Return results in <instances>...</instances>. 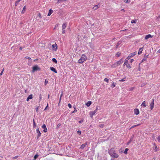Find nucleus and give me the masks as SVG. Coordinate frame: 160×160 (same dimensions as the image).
Masks as SVG:
<instances>
[{
  "label": "nucleus",
  "instance_id": "obj_1",
  "mask_svg": "<svg viewBox=\"0 0 160 160\" xmlns=\"http://www.w3.org/2000/svg\"><path fill=\"white\" fill-rule=\"evenodd\" d=\"M108 153L111 157L114 158H117L119 156L116 152V151L113 148H112L108 150Z\"/></svg>",
  "mask_w": 160,
  "mask_h": 160
},
{
  "label": "nucleus",
  "instance_id": "obj_2",
  "mask_svg": "<svg viewBox=\"0 0 160 160\" xmlns=\"http://www.w3.org/2000/svg\"><path fill=\"white\" fill-rule=\"evenodd\" d=\"M87 60V57L84 54H83L81 58L79 59L78 62L80 63H82Z\"/></svg>",
  "mask_w": 160,
  "mask_h": 160
},
{
  "label": "nucleus",
  "instance_id": "obj_3",
  "mask_svg": "<svg viewBox=\"0 0 160 160\" xmlns=\"http://www.w3.org/2000/svg\"><path fill=\"white\" fill-rule=\"evenodd\" d=\"M40 68L37 65H36L32 67V72H34L37 71H39L40 70Z\"/></svg>",
  "mask_w": 160,
  "mask_h": 160
},
{
  "label": "nucleus",
  "instance_id": "obj_4",
  "mask_svg": "<svg viewBox=\"0 0 160 160\" xmlns=\"http://www.w3.org/2000/svg\"><path fill=\"white\" fill-rule=\"evenodd\" d=\"M36 132L38 133L37 137V139H38L41 136V133L40 132L39 129V128H38L36 129Z\"/></svg>",
  "mask_w": 160,
  "mask_h": 160
},
{
  "label": "nucleus",
  "instance_id": "obj_5",
  "mask_svg": "<svg viewBox=\"0 0 160 160\" xmlns=\"http://www.w3.org/2000/svg\"><path fill=\"white\" fill-rule=\"evenodd\" d=\"M97 112V109H95L94 111L90 112V116L91 118H92L93 116L95 115V113Z\"/></svg>",
  "mask_w": 160,
  "mask_h": 160
},
{
  "label": "nucleus",
  "instance_id": "obj_6",
  "mask_svg": "<svg viewBox=\"0 0 160 160\" xmlns=\"http://www.w3.org/2000/svg\"><path fill=\"white\" fill-rule=\"evenodd\" d=\"M87 143L88 142H86L85 143L81 145L80 148L82 149H83L86 146Z\"/></svg>",
  "mask_w": 160,
  "mask_h": 160
},
{
  "label": "nucleus",
  "instance_id": "obj_7",
  "mask_svg": "<svg viewBox=\"0 0 160 160\" xmlns=\"http://www.w3.org/2000/svg\"><path fill=\"white\" fill-rule=\"evenodd\" d=\"M42 128H43V132H47V129L46 128V126L45 124H43L42 126Z\"/></svg>",
  "mask_w": 160,
  "mask_h": 160
},
{
  "label": "nucleus",
  "instance_id": "obj_8",
  "mask_svg": "<svg viewBox=\"0 0 160 160\" xmlns=\"http://www.w3.org/2000/svg\"><path fill=\"white\" fill-rule=\"evenodd\" d=\"M130 58V57L128 56L125 59V62L124 63L123 65L125 66V64H126L127 63H128V60Z\"/></svg>",
  "mask_w": 160,
  "mask_h": 160
},
{
  "label": "nucleus",
  "instance_id": "obj_9",
  "mask_svg": "<svg viewBox=\"0 0 160 160\" xmlns=\"http://www.w3.org/2000/svg\"><path fill=\"white\" fill-rule=\"evenodd\" d=\"M52 46L53 50H56L57 49L58 46L56 43L52 45Z\"/></svg>",
  "mask_w": 160,
  "mask_h": 160
},
{
  "label": "nucleus",
  "instance_id": "obj_10",
  "mask_svg": "<svg viewBox=\"0 0 160 160\" xmlns=\"http://www.w3.org/2000/svg\"><path fill=\"white\" fill-rule=\"evenodd\" d=\"M154 100L152 99V102L150 103V108L151 110H152L153 109L154 107Z\"/></svg>",
  "mask_w": 160,
  "mask_h": 160
},
{
  "label": "nucleus",
  "instance_id": "obj_11",
  "mask_svg": "<svg viewBox=\"0 0 160 160\" xmlns=\"http://www.w3.org/2000/svg\"><path fill=\"white\" fill-rule=\"evenodd\" d=\"M50 70L54 72L55 73H57V71L56 70V69L54 68H53V67H50Z\"/></svg>",
  "mask_w": 160,
  "mask_h": 160
},
{
  "label": "nucleus",
  "instance_id": "obj_12",
  "mask_svg": "<svg viewBox=\"0 0 160 160\" xmlns=\"http://www.w3.org/2000/svg\"><path fill=\"white\" fill-rule=\"evenodd\" d=\"M134 113L136 115H137L139 114V109L137 108H136L134 110Z\"/></svg>",
  "mask_w": 160,
  "mask_h": 160
},
{
  "label": "nucleus",
  "instance_id": "obj_13",
  "mask_svg": "<svg viewBox=\"0 0 160 160\" xmlns=\"http://www.w3.org/2000/svg\"><path fill=\"white\" fill-rule=\"evenodd\" d=\"M123 62V60L121 59L120 60L117 61L116 62L117 63V64L118 65H119L120 64H122Z\"/></svg>",
  "mask_w": 160,
  "mask_h": 160
},
{
  "label": "nucleus",
  "instance_id": "obj_14",
  "mask_svg": "<svg viewBox=\"0 0 160 160\" xmlns=\"http://www.w3.org/2000/svg\"><path fill=\"white\" fill-rule=\"evenodd\" d=\"M136 53H137V52H135L133 53H131L129 55V56L130 57V58H131L132 57L135 56L136 54Z\"/></svg>",
  "mask_w": 160,
  "mask_h": 160
},
{
  "label": "nucleus",
  "instance_id": "obj_15",
  "mask_svg": "<svg viewBox=\"0 0 160 160\" xmlns=\"http://www.w3.org/2000/svg\"><path fill=\"white\" fill-rule=\"evenodd\" d=\"M152 36H151V35L150 34H148V35H147L146 36L145 38V39H146V40H147L149 38H152Z\"/></svg>",
  "mask_w": 160,
  "mask_h": 160
},
{
  "label": "nucleus",
  "instance_id": "obj_16",
  "mask_svg": "<svg viewBox=\"0 0 160 160\" xmlns=\"http://www.w3.org/2000/svg\"><path fill=\"white\" fill-rule=\"evenodd\" d=\"M143 48H140L139 49V51L138 52V54L140 55L141 54L142 51L143 50Z\"/></svg>",
  "mask_w": 160,
  "mask_h": 160
},
{
  "label": "nucleus",
  "instance_id": "obj_17",
  "mask_svg": "<svg viewBox=\"0 0 160 160\" xmlns=\"http://www.w3.org/2000/svg\"><path fill=\"white\" fill-rule=\"evenodd\" d=\"M32 98V95L30 94L29 95L27 99V101H28L30 99H31Z\"/></svg>",
  "mask_w": 160,
  "mask_h": 160
},
{
  "label": "nucleus",
  "instance_id": "obj_18",
  "mask_svg": "<svg viewBox=\"0 0 160 160\" xmlns=\"http://www.w3.org/2000/svg\"><path fill=\"white\" fill-rule=\"evenodd\" d=\"M121 43H122V41H119L118 42V43H117V45H116V48H118L119 47V46L120 44H121Z\"/></svg>",
  "mask_w": 160,
  "mask_h": 160
},
{
  "label": "nucleus",
  "instance_id": "obj_19",
  "mask_svg": "<svg viewBox=\"0 0 160 160\" xmlns=\"http://www.w3.org/2000/svg\"><path fill=\"white\" fill-rule=\"evenodd\" d=\"M53 11L52 9H50L48 13V16H50L51 15Z\"/></svg>",
  "mask_w": 160,
  "mask_h": 160
},
{
  "label": "nucleus",
  "instance_id": "obj_20",
  "mask_svg": "<svg viewBox=\"0 0 160 160\" xmlns=\"http://www.w3.org/2000/svg\"><path fill=\"white\" fill-rule=\"evenodd\" d=\"M141 106H143L144 107H145L147 106L146 103L145 101H144L142 102L141 104Z\"/></svg>",
  "mask_w": 160,
  "mask_h": 160
},
{
  "label": "nucleus",
  "instance_id": "obj_21",
  "mask_svg": "<svg viewBox=\"0 0 160 160\" xmlns=\"http://www.w3.org/2000/svg\"><path fill=\"white\" fill-rule=\"evenodd\" d=\"M67 27V24L66 23H63L62 25V29H65Z\"/></svg>",
  "mask_w": 160,
  "mask_h": 160
},
{
  "label": "nucleus",
  "instance_id": "obj_22",
  "mask_svg": "<svg viewBox=\"0 0 160 160\" xmlns=\"http://www.w3.org/2000/svg\"><path fill=\"white\" fill-rule=\"evenodd\" d=\"M92 102L90 101H88L86 103V105L88 107H89L90 106V105L91 104Z\"/></svg>",
  "mask_w": 160,
  "mask_h": 160
},
{
  "label": "nucleus",
  "instance_id": "obj_23",
  "mask_svg": "<svg viewBox=\"0 0 160 160\" xmlns=\"http://www.w3.org/2000/svg\"><path fill=\"white\" fill-rule=\"evenodd\" d=\"M26 6H25L23 7V9L22 11V12H21L22 13V14L24 13L25 12V11H26Z\"/></svg>",
  "mask_w": 160,
  "mask_h": 160
},
{
  "label": "nucleus",
  "instance_id": "obj_24",
  "mask_svg": "<svg viewBox=\"0 0 160 160\" xmlns=\"http://www.w3.org/2000/svg\"><path fill=\"white\" fill-rule=\"evenodd\" d=\"M99 7L98 6V5H95L93 8V9L94 10H96L98 9L99 8Z\"/></svg>",
  "mask_w": 160,
  "mask_h": 160
},
{
  "label": "nucleus",
  "instance_id": "obj_25",
  "mask_svg": "<svg viewBox=\"0 0 160 160\" xmlns=\"http://www.w3.org/2000/svg\"><path fill=\"white\" fill-rule=\"evenodd\" d=\"M134 137V135H132V136L130 137V139L129 141V142H131L132 141Z\"/></svg>",
  "mask_w": 160,
  "mask_h": 160
},
{
  "label": "nucleus",
  "instance_id": "obj_26",
  "mask_svg": "<svg viewBox=\"0 0 160 160\" xmlns=\"http://www.w3.org/2000/svg\"><path fill=\"white\" fill-rule=\"evenodd\" d=\"M52 61L53 62L55 63H56V64L57 63V62H58L57 61L55 58H53L52 59Z\"/></svg>",
  "mask_w": 160,
  "mask_h": 160
},
{
  "label": "nucleus",
  "instance_id": "obj_27",
  "mask_svg": "<svg viewBox=\"0 0 160 160\" xmlns=\"http://www.w3.org/2000/svg\"><path fill=\"white\" fill-rule=\"evenodd\" d=\"M125 65H126L127 67L128 68H131L130 65L128 64V63H127L126 64H125Z\"/></svg>",
  "mask_w": 160,
  "mask_h": 160
},
{
  "label": "nucleus",
  "instance_id": "obj_28",
  "mask_svg": "<svg viewBox=\"0 0 160 160\" xmlns=\"http://www.w3.org/2000/svg\"><path fill=\"white\" fill-rule=\"evenodd\" d=\"M73 108H74V110L73 112H71V113H73L76 112H77V110L76 109V107L74 106Z\"/></svg>",
  "mask_w": 160,
  "mask_h": 160
},
{
  "label": "nucleus",
  "instance_id": "obj_29",
  "mask_svg": "<svg viewBox=\"0 0 160 160\" xmlns=\"http://www.w3.org/2000/svg\"><path fill=\"white\" fill-rule=\"evenodd\" d=\"M67 0H58L57 3H59L60 2H62L65 1Z\"/></svg>",
  "mask_w": 160,
  "mask_h": 160
},
{
  "label": "nucleus",
  "instance_id": "obj_30",
  "mask_svg": "<svg viewBox=\"0 0 160 160\" xmlns=\"http://www.w3.org/2000/svg\"><path fill=\"white\" fill-rule=\"evenodd\" d=\"M22 0H18L15 2V5L16 6L18 4L19 2L21 1Z\"/></svg>",
  "mask_w": 160,
  "mask_h": 160
},
{
  "label": "nucleus",
  "instance_id": "obj_31",
  "mask_svg": "<svg viewBox=\"0 0 160 160\" xmlns=\"http://www.w3.org/2000/svg\"><path fill=\"white\" fill-rule=\"evenodd\" d=\"M38 154H37L35 155L34 157V159L33 160H35L38 157Z\"/></svg>",
  "mask_w": 160,
  "mask_h": 160
},
{
  "label": "nucleus",
  "instance_id": "obj_32",
  "mask_svg": "<svg viewBox=\"0 0 160 160\" xmlns=\"http://www.w3.org/2000/svg\"><path fill=\"white\" fill-rule=\"evenodd\" d=\"M128 148H125V151L124 152V153L126 154H127L128 153L127 152L128 151Z\"/></svg>",
  "mask_w": 160,
  "mask_h": 160
},
{
  "label": "nucleus",
  "instance_id": "obj_33",
  "mask_svg": "<svg viewBox=\"0 0 160 160\" xmlns=\"http://www.w3.org/2000/svg\"><path fill=\"white\" fill-rule=\"evenodd\" d=\"M124 2L127 3H129L130 2V0H124Z\"/></svg>",
  "mask_w": 160,
  "mask_h": 160
},
{
  "label": "nucleus",
  "instance_id": "obj_34",
  "mask_svg": "<svg viewBox=\"0 0 160 160\" xmlns=\"http://www.w3.org/2000/svg\"><path fill=\"white\" fill-rule=\"evenodd\" d=\"M33 128H34L36 127V125L35 121L34 119H33Z\"/></svg>",
  "mask_w": 160,
  "mask_h": 160
},
{
  "label": "nucleus",
  "instance_id": "obj_35",
  "mask_svg": "<svg viewBox=\"0 0 160 160\" xmlns=\"http://www.w3.org/2000/svg\"><path fill=\"white\" fill-rule=\"evenodd\" d=\"M154 145L155 146L154 150H155V152H156L158 150V148H157V146L155 144H154Z\"/></svg>",
  "mask_w": 160,
  "mask_h": 160
},
{
  "label": "nucleus",
  "instance_id": "obj_36",
  "mask_svg": "<svg viewBox=\"0 0 160 160\" xmlns=\"http://www.w3.org/2000/svg\"><path fill=\"white\" fill-rule=\"evenodd\" d=\"M136 20H132L131 21V23H136Z\"/></svg>",
  "mask_w": 160,
  "mask_h": 160
},
{
  "label": "nucleus",
  "instance_id": "obj_37",
  "mask_svg": "<svg viewBox=\"0 0 160 160\" xmlns=\"http://www.w3.org/2000/svg\"><path fill=\"white\" fill-rule=\"evenodd\" d=\"M61 125V124L60 123H58L57 125V128H59L60 127Z\"/></svg>",
  "mask_w": 160,
  "mask_h": 160
},
{
  "label": "nucleus",
  "instance_id": "obj_38",
  "mask_svg": "<svg viewBox=\"0 0 160 160\" xmlns=\"http://www.w3.org/2000/svg\"><path fill=\"white\" fill-rule=\"evenodd\" d=\"M139 124H137V125H133V126H132L131 128H134L136 126H138L139 125Z\"/></svg>",
  "mask_w": 160,
  "mask_h": 160
},
{
  "label": "nucleus",
  "instance_id": "obj_39",
  "mask_svg": "<svg viewBox=\"0 0 160 160\" xmlns=\"http://www.w3.org/2000/svg\"><path fill=\"white\" fill-rule=\"evenodd\" d=\"M148 56L147 55V56L146 57H144L143 59H142V61H145L147 59V58H148Z\"/></svg>",
  "mask_w": 160,
  "mask_h": 160
},
{
  "label": "nucleus",
  "instance_id": "obj_40",
  "mask_svg": "<svg viewBox=\"0 0 160 160\" xmlns=\"http://www.w3.org/2000/svg\"><path fill=\"white\" fill-rule=\"evenodd\" d=\"M37 16H38L40 18H42V16L41 15V13L40 12H39L37 14Z\"/></svg>",
  "mask_w": 160,
  "mask_h": 160
},
{
  "label": "nucleus",
  "instance_id": "obj_41",
  "mask_svg": "<svg viewBox=\"0 0 160 160\" xmlns=\"http://www.w3.org/2000/svg\"><path fill=\"white\" fill-rule=\"evenodd\" d=\"M115 84L114 82H113L112 85H111V87L112 88H113L114 87H115Z\"/></svg>",
  "mask_w": 160,
  "mask_h": 160
},
{
  "label": "nucleus",
  "instance_id": "obj_42",
  "mask_svg": "<svg viewBox=\"0 0 160 160\" xmlns=\"http://www.w3.org/2000/svg\"><path fill=\"white\" fill-rule=\"evenodd\" d=\"M108 80H109L108 79L106 78H105L104 79V81H105L107 82H108Z\"/></svg>",
  "mask_w": 160,
  "mask_h": 160
},
{
  "label": "nucleus",
  "instance_id": "obj_43",
  "mask_svg": "<svg viewBox=\"0 0 160 160\" xmlns=\"http://www.w3.org/2000/svg\"><path fill=\"white\" fill-rule=\"evenodd\" d=\"M104 124H100L99 125V126L101 128H102L103 127V126H104Z\"/></svg>",
  "mask_w": 160,
  "mask_h": 160
},
{
  "label": "nucleus",
  "instance_id": "obj_44",
  "mask_svg": "<svg viewBox=\"0 0 160 160\" xmlns=\"http://www.w3.org/2000/svg\"><path fill=\"white\" fill-rule=\"evenodd\" d=\"M158 142H160V135L158 136L157 138Z\"/></svg>",
  "mask_w": 160,
  "mask_h": 160
},
{
  "label": "nucleus",
  "instance_id": "obj_45",
  "mask_svg": "<svg viewBox=\"0 0 160 160\" xmlns=\"http://www.w3.org/2000/svg\"><path fill=\"white\" fill-rule=\"evenodd\" d=\"M125 78H123L122 79L120 80L119 81L120 82H124V81H125Z\"/></svg>",
  "mask_w": 160,
  "mask_h": 160
},
{
  "label": "nucleus",
  "instance_id": "obj_46",
  "mask_svg": "<svg viewBox=\"0 0 160 160\" xmlns=\"http://www.w3.org/2000/svg\"><path fill=\"white\" fill-rule=\"evenodd\" d=\"M68 106L69 108H72V105L70 103H68Z\"/></svg>",
  "mask_w": 160,
  "mask_h": 160
},
{
  "label": "nucleus",
  "instance_id": "obj_47",
  "mask_svg": "<svg viewBox=\"0 0 160 160\" xmlns=\"http://www.w3.org/2000/svg\"><path fill=\"white\" fill-rule=\"evenodd\" d=\"M116 55L117 57H118L120 56V53L118 52L117 53Z\"/></svg>",
  "mask_w": 160,
  "mask_h": 160
},
{
  "label": "nucleus",
  "instance_id": "obj_48",
  "mask_svg": "<svg viewBox=\"0 0 160 160\" xmlns=\"http://www.w3.org/2000/svg\"><path fill=\"white\" fill-rule=\"evenodd\" d=\"M18 157V156H16L15 157H13L12 158H13V159H14L17 158Z\"/></svg>",
  "mask_w": 160,
  "mask_h": 160
},
{
  "label": "nucleus",
  "instance_id": "obj_49",
  "mask_svg": "<svg viewBox=\"0 0 160 160\" xmlns=\"http://www.w3.org/2000/svg\"><path fill=\"white\" fill-rule=\"evenodd\" d=\"M77 132L79 134V135H81V132L80 131V130H79L78 131H77Z\"/></svg>",
  "mask_w": 160,
  "mask_h": 160
},
{
  "label": "nucleus",
  "instance_id": "obj_50",
  "mask_svg": "<svg viewBox=\"0 0 160 160\" xmlns=\"http://www.w3.org/2000/svg\"><path fill=\"white\" fill-rule=\"evenodd\" d=\"M48 83V81L46 79H45V85H46Z\"/></svg>",
  "mask_w": 160,
  "mask_h": 160
},
{
  "label": "nucleus",
  "instance_id": "obj_51",
  "mask_svg": "<svg viewBox=\"0 0 160 160\" xmlns=\"http://www.w3.org/2000/svg\"><path fill=\"white\" fill-rule=\"evenodd\" d=\"M83 122V120H82L80 121H79V123H81Z\"/></svg>",
  "mask_w": 160,
  "mask_h": 160
},
{
  "label": "nucleus",
  "instance_id": "obj_52",
  "mask_svg": "<svg viewBox=\"0 0 160 160\" xmlns=\"http://www.w3.org/2000/svg\"><path fill=\"white\" fill-rule=\"evenodd\" d=\"M36 110L37 112H38V107H36Z\"/></svg>",
  "mask_w": 160,
  "mask_h": 160
},
{
  "label": "nucleus",
  "instance_id": "obj_53",
  "mask_svg": "<svg viewBox=\"0 0 160 160\" xmlns=\"http://www.w3.org/2000/svg\"><path fill=\"white\" fill-rule=\"evenodd\" d=\"M65 29H62V33H65V30H64Z\"/></svg>",
  "mask_w": 160,
  "mask_h": 160
},
{
  "label": "nucleus",
  "instance_id": "obj_54",
  "mask_svg": "<svg viewBox=\"0 0 160 160\" xmlns=\"http://www.w3.org/2000/svg\"><path fill=\"white\" fill-rule=\"evenodd\" d=\"M3 70H4V69H3V70H2V71L1 72V73H0L1 75H2L3 72Z\"/></svg>",
  "mask_w": 160,
  "mask_h": 160
},
{
  "label": "nucleus",
  "instance_id": "obj_55",
  "mask_svg": "<svg viewBox=\"0 0 160 160\" xmlns=\"http://www.w3.org/2000/svg\"><path fill=\"white\" fill-rule=\"evenodd\" d=\"M133 61V59H132L130 60V62L131 63H132Z\"/></svg>",
  "mask_w": 160,
  "mask_h": 160
},
{
  "label": "nucleus",
  "instance_id": "obj_56",
  "mask_svg": "<svg viewBox=\"0 0 160 160\" xmlns=\"http://www.w3.org/2000/svg\"><path fill=\"white\" fill-rule=\"evenodd\" d=\"M131 143V142H129V141H128L127 143V145H129L130 143Z\"/></svg>",
  "mask_w": 160,
  "mask_h": 160
},
{
  "label": "nucleus",
  "instance_id": "obj_57",
  "mask_svg": "<svg viewBox=\"0 0 160 160\" xmlns=\"http://www.w3.org/2000/svg\"><path fill=\"white\" fill-rule=\"evenodd\" d=\"M157 53H160V49L158 51Z\"/></svg>",
  "mask_w": 160,
  "mask_h": 160
},
{
  "label": "nucleus",
  "instance_id": "obj_58",
  "mask_svg": "<svg viewBox=\"0 0 160 160\" xmlns=\"http://www.w3.org/2000/svg\"><path fill=\"white\" fill-rule=\"evenodd\" d=\"M26 58L28 59H31V58L30 57H26Z\"/></svg>",
  "mask_w": 160,
  "mask_h": 160
},
{
  "label": "nucleus",
  "instance_id": "obj_59",
  "mask_svg": "<svg viewBox=\"0 0 160 160\" xmlns=\"http://www.w3.org/2000/svg\"><path fill=\"white\" fill-rule=\"evenodd\" d=\"M48 104H47V106L46 107V108H45L44 109V110H46L47 109V107H48Z\"/></svg>",
  "mask_w": 160,
  "mask_h": 160
},
{
  "label": "nucleus",
  "instance_id": "obj_60",
  "mask_svg": "<svg viewBox=\"0 0 160 160\" xmlns=\"http://www.w3.org/2000/svg\"><path fill=\"white\" fill-rule=\"evenodd\" d=\"M62 96V94L61 95V96H60V100H59V102H60Z\"/></svg>",
  "mask_w": 160,
  "mask_h": 160
},
{
  "label": "nucleus",
  "instance_id": "obj_61",
  "mask_svg": "<svg viewBox=\"0 0 160 160\" xmlns=\"http://www.w3.org/2000/svg\"><path fill=\"white\" fill-rule=\"evenodd\" d=\"M40 100H41V99L42 98V96H41V95L40 94Z\"/></svg>",
  "mask_w": 160,
  "mask_h": 160
},
{
  "label": "nucleus",
  "instance_id": "obj_62",
  "mask_svg": "<svg viewBox=\"0 0 160 160\" xmlns=\"http://www.w3.org/2000/svg\"><path fill=\"white\" fill-rule=\"evenodd\" d=\"M133 89V88H131V89H130V91H131V90H132Z\"/></svg>",
  "mask_w": 160,
  "mask_h": 160
},
{
  "label": "nucleus",
  "instance_id": "obj_63",
  "mask_svg": "<svg viewBox=\"0 0 160 160\" xmlns=\"http://www.w3.org/2000/svg\"><path fill=\"white\" fill-rule=\"evenodd\" d=\"M19 49L21 50L22 49V47H20L19 48Z\"/></svg>",
  "mask_w": 160,
  "mask_h": 160
},
{
  "label": "nucleus",
  "instance_id": "obj_64",
  "mask_svg": "<svg viewBox=\"0 0 160 160\" xmlns=\"http://www.w3.org/2000/svg\"><path fill=\"white\" fill-rule=\"evenodd\" d=\"M160 18V15H159L158 17V19L159 18Z\"/></svg>",
  "mask_w": 160,
  "mask_h": 160
}]
</instances>
